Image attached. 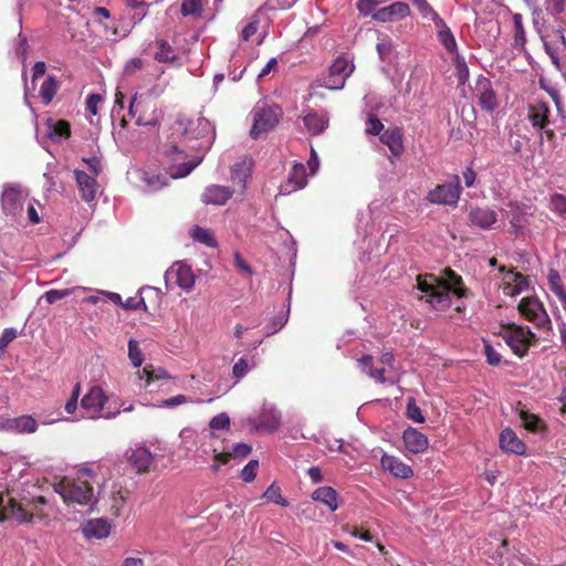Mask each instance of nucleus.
Listing matches in <instances>:
<instances>
[{
  "label": "nucleus",
  "mask_w": 566,
  "mask_h": 566,
  "mask_svg": "<svg viewBox=\"0 0 566 566\" xmlns=\"http://www.w3.org/2000/svg\"><path fill=\"white\" fill-rule=\"evenodd\" d=\"M307 182L306 169L303 164H294L287 179L281 186L282 193H291L305 187Z\"/></svg>",
  "instance_id": "obj_16"
},
{
  "label": "nucleus",
  "mask_w": 566,
  "mask_h": 566,
  "mask_svg": "<svg viewBox=\"0 0 566 566\" xmlns=\"http://www.w3.org/2000/svg\"><path fill=\"white\" fill-rule=\"evenodd\" d=\"M392 49V42L387 35L382 36L380 41L377 43V52L382 60L387 59L390 55Z\"/></svg>",
  "instance_id": "obj_57"
},
{
  "label": "nucleus",
  "mask_w": 566,
  "mask_h": 566,
  "mask_svg": "<svg viewBox=\"0 0 566 566\" xmlns=\"http://www.w3.org/2000/svg\"><path fill=\"white\" fill-rule=\"evenodd\" d=\"M127 459L137 473L148 472L154 460L153 454L145 447L132 449L127 453Z\"/></svg>",
  "instance_id": "obj_18"
},
{
  "label": "nucleus",
  "mask_w": 566,
  "mask_h": 566,
  "mask_svg": "<svg viewBox=\"0 0 566 566\" xmlns=\"http://www.w3.org/2000/svg\"><path fill=\"white\" fill-rule=\"evenodd\" d=\"M187 402H192V400L185 395H177L175 397L163 400L160 407L174 408Z\"/></svg>",
  "instance_id": "obj_63"
},
{
  "label": "nucleus",
  "mask_w": 566,
  "mask_h": 566,
  "mask_svg": "<svg viewBox=\"0 0 566 566\" xmlns=\"http://www.w3.org/2000/svg\"><path fill=\"white\" fill-rule=\"evenodd\" d=\"M263 497L270 502L282 506H289V501L282 496L281 489L275 483H272L263 493Z\"/></svg>",
  "instance_id": "obj_44"
},
{
  "label": "nucleus",
  "mask_w": 566,
  "mask_h": 566,
  "mask_svg": "<svg viewBox=\"0 0 566 566\" xmlns=\"http://www.w3.org/2000/svg\"><path fill=\"white\" fill-rule=\"evenodd\" d=\"M84 533L87 537H94L97 539L106 538L109 535L111 525L106 520L95 518L91 520L84 526Z\"/></svg>",
  "instance_id": "obj_27"
},
{
  "label": "nucleus",
  "mask_w": 566,
  "mask_h": 566,
  "mask_svg": "<svg viewBox=\"0 0 566 566\" xmlns=\"http://www.w3.org/2000/svg\"><path fill=\"white\" fill-rule=\"evenodd\" d=\"M7 520H14L19 523H30L32 521V513H29L22 503H19L11 496H7L4 500L0 495V522Z\"/></svg>",
  "instance_id": "obj_10"
},
{
  "label": "nucleus",
  "mask_w": 566,
  "mask_h": 566,
  "mask_svg": "<svg viewBox=\"0 0 566 566\" xmlns=\"http://www.w3.org/2000/svg\"><path fill=\"white\" fill-rule=\"evenodd\" d=\"M444 274L446 277L443 282H441L442 286L449 292H453L458 297L465 296L467 290L463 287L462 277L451 269H446Z\"/></svg>",
  "instance_id": "obj_29"
},
{
  "label": "nucleus",
  "mask_w": 566,
  "mask_h": 566,
  "mask_svg": "<svg viewBox=\"0 0 566 566\" xmlns=\"http://www.w3.org/2000/svg\"><path fill=\"white\" fill-rule=\"evenodd\" d=\"M303 123L307 132L311 135L316 136L322 134L328 127L329 119L326 115L318 114L316 112H308L303 117Z\"/></svg>",
  "instance_id": "obj_24"
},
{
  "label": "nucleus",
  "mask_w": 566,
  "mask_h": 566,
  "mask_svg": "<svg viewBox=\"0 0 566 566\" xmlns=\"http://www.w3.org/2000/svg\"><path fill=\"white\" fill-rule=\"evenodd\" d=\"M208 128L206 120L178 118L171 126V134L164 145V157L171 178L188 176L200 163L201 158H189L187 149H201L205 145L199 139L201 132Z\"/></svg>",
  "instance_id": "obj_1"
},
{
  "label": "nucleus",
  "mask_w": 566,
  "mask_h": 566,
  "mask_svg": "<svg viewBox=\"0 0 566 566\" xmlns=\"http://www.w3.org/2000/svg\"><path fill=\"white\" fill-rule=\"evenodd\" d=\"M233 195V191L226 186L211 185L201 195V201L206 205H224Z\"/></svg>",
  "instance_id": "obj_19"
},
{
  "label": "nucleus",
  "mask_w": 566,
  "mask_h": 566,
  "mask_svg": "<svg viewBox=\"0 0 566 566\" xmlns=\"http://www.w3.org/2000/svg\"><path fill=\"white\" fill-rule=\"evenodd\" d=\"M412 4L418 9V11L426 19H432L433 14L438 12L427 2V0H411Z\"/></svg>",
  "instance_id": "obj_56"
},
{
  "label": "nucleus",
  "mask_w": 566,
  "mask_h": 566,
  "mask_svg": "<svg viewBox=\"0 0 566 566\" xmlns=\"http://www.w3.org/2000/svg\"><path fill=\"white\" fill-rule=\"evenodd\" d=\"M549 115L551 108L546 102H536L528 105L527 119L532 124L533 128L537 130H543L549 125Z\"/></svg>",
  "instance_id": "obj_13"
},
{
  "label": "nucleus",
  "mask_w": 566,
  "mask_h": 566,
  "mask_svg": "<svg viewBox=\"0 0 566 566\" xmlns=\"http://www.w3.org/2000/svg\"><path fill=\"white\" fill-rule=\"evenodd\" d=\"M94 478L92 469H82L76 479L63 478L54 485V490L67 504L90 505L96 502L91 483Z\"/></svg>",
  "instance_id": "obj_2"
},
{
  "label": "nucleus",
  "mask_w": 566,
  "mask_h": 566,
  "mask_svg": "<svg viewBox=\"0 0 566 566\" xmlns=\"http://www.w3.org/2000/svg\"><path fill=\"white\" fill-rule=\"evenodd\" d=\"M107 401L103 389L98 386L92 387L82 398L81 407L85 410L86 417L95 418L102 416V410Z\"/></svg>",
  "instance_id": "obj_12"
},
{
  "label": "nucleus",
  "mask_w": 566,
  "mask_h": 566,
  "mask_svg": "<svg viewBox=\"0 0 566 566\" xmlns=\"http://www.w3.org/2000/svg\"><path fill=\"white\" fill-rule=\"evenodd\" d=\"M59 88V82L55 76L49 75L40 87V96L45 105H49L54 98Z\"/></svg>",
  "instance_id": "obj_38"
},
{
  "label": "nucleus",
  "mask_w": 566,
  "mask_h": 566,
  "mask_svg": "<svg viewBox=\"0 0 566 566\" xmlns=\"http://www.w3.org/2000/svg\"><path fill=\"white\" fill-rule=\"evenodd\" d=\"M74 175L82 199L87 202L94 200L98 187L95 177L82 170H75Z\"/></svg>",
  "instance_id": "obj_22"
},
{
  "label": "nucleus",
  "mask_w": 566,
  "mask_h": 566,
  "mask_svg": "<svg viewBox=\"0 0 566 566\" xmlns=\"http://www.w3.org/2000/svg\"><path fill=\"white\" fill-rule=\"evenodd\" d=\"M137 113L136 124L138 126H155L161 118V112L157 109L155 102L150 99L138 101L137 95H135L129 104V115L135 116Z\"/></svg>",
  "instance_id": "obj_7"
},
{
  "label": "nucleus",
  "mask_w": 566,
  "mask_h": 566,
  "mask_svg": "<svg viewBox=\"0 0 566 566\" xmlns=\"http://www.w3.org/2000/svg\"><path fill=\"white\" fill-rule=\"evenodd\" d=\"M510 13L514 23V36L512 46L518 52H524L526 45V32L524 29L522 14L512 13L511 11Z\"/></svg>",
  "instance_id": "obj_30"
},
{
  "label": "nucleus",
  "mask_w": 566,
  "mask_h": 566,
  "mask_svg": "<svg viewBox=\"0 0 566 566\" xmlns=\"http://www.w3.org/2000/svg\"><path fill=\"white\" fill-rule=\"evenodd\" d=\"M500 335L518 357H524L527 354L532 340L535 339V335L528 327H523L514 323L503 324Z\"/></svg>",
  "instance_id": "obj_4"
},
{
  "label": "nucleus",
  "mask_w": 566,
  "mask_h": 566,
  "mask_svg": "<svg viewBox=\"0 0 566 566\" xmlns=\"http://www.w3.org/2000/svg\"><path fill=\"white\" fill-rule=\"evenodd\" d=\"M250 369L249 361L245 357H241L232 368V375L237 379L244 377Z\"/></svg>",
  "instance_id": "obj_58"
},
{
  "label": "nucleus",
  "mask_w": 566,
  "mask_h": 566,
  "mask_svg": "<svg viewBox=\"0 0 566 566\" xmlns=\"http://www.w3.org/2000/svg\"><path fill=\"white\" fill-rule=\"evenodd\" d=\"M403 134L399 127L388 128L380 135V142L386 145L394 157H399L403 151Z\"/></svg>",
  "instance_id": "obj_23"
},
{
  "label": "nucleus",
  "mask_w": 566,
  "mask_h": 566,
  "mask_svg": "<svg viewBox=\"0 0 566 566\" xmlns=\"http://www.w3.org/2000/svg\"><path fill=\"white\" fill-rule=\"evenodd\" d=\"M36 420L28 415L10 419V431L15 433H34L38 430Z\"/></svg>",
  "instance_id": "obj_28"
},
{
  "label": "nucleus",
  "mask_w": 566,
  "mask_h": 566,
  "mask_svg": "<svg viewBox=\"0 0 566 566\" xmlns=\"http://www.w3.org/2000/svg\"><path fill=\"white\" fill-rule=\"evenodd\" d=\"M520 418L523 421L524 428L531 432L543 431L546 429L545 423L538 416L531 413L525 409L520 410Z\"/></svg>",
  "instance_id": "obj_35"
},
{
  "label": "nucleus",
  "mask_w": 566,
  "mask_h": 566,
  "mask_svg": "<svg viewBox=\"0 0 566 566\" xmlns=\"http://www.w3.org/2000/svg\"><path fill=\"white\" fill-rule=\"evenodd\" d=\"M211 430L228 429L230 427V418L226 412L214 416L209 423Z\"/></svg>",
  "instance_id": "obj_54"
},
{
  "label": "nucleus",
  "mask_w": 566,
  "mask_h": 566,
  "mask_svg": "<svg viewBox=\"0 0 566 566\" xmlns=\"http://www.w3.org/2000/svg\"><path fill=\"white\" fill-rule=\"evenodd\" d=\"M500 448L504 452H511L517 455L525 454L526 451L525 443L516 436V433L511 428H505L500 433Z\"/></svg>",
  "instance_id": "obj_21"
},
{
  "label": "nucleus",
  "mask_w": 566,
  "mask_h": 566,
  "mask_svg": "<svg viewBox=\"0 0 566 566\" xmlns=\"http://www.w3.org/2000/svg\"><path fill=\"white\" fill-rule=\"evenodd\" d=\"M259 468L258 460H250L244 468L241 470V479L244 482H252L256 476V471Z\"/></svg>",
  "instance_id": "obj_52"
},
{
  "label": "nucleus",
  "mask_w": 566,
  "mask_h": 566,
  "mask_svg": "<svg viewBox=\"0 0 566 566\" xmlns=\"http://www.w3.org/2000/svg\"><path fill=\"white\" fill-rule=\"evenodd\" d=\"M509 274L510 279H512L514 283V286H512L511 283H509V285L504 287V292L506 294L520 293L526 285V277L523 274L514 271H510Z\"/></svg>",
  "instance_id": "obj_47"
},
{
  "label": "nucleus",
  "mask_w": 566,
  "mask_h": 566,
  "mask_svg": "<svg viewBox=\"0 0 566 566\" xmlns=\"http://www.w3.org/2000/svg\"><path fill=\"white\" fill-rule=\"evenodd\" d=\"M473 98L478 105L488 113H493L497 106V96L489 77L479 75L472 88Z\"/></svg>",
  "instance_id": "obj_8"
},
{
  "label": "nucleus",
  "mask_w": 566,
  "mask_h": 566,
  "mask_svg": "<svg viewBox=\"0 0 566 566\" xmlns=\"http://www.w3.org/2000/svg\"><path fill=\"white\" fill-rule=\"evenodd\" d=\"M250 177V164H248L245 160L237 163L231 167V179L233 182H237L242 190L245 189Z\"/></svg>",
  "instance_id": "obj_31"
},
{
  "label": "nucleus",
  "mask_w": 566,
  "mask_h": 566,
  "mask_svg": "<svg viewBox=\"0 0 566 566\" xmlns=\"http://www.w3.org/2000/svg\"><path fill=\"white\" fill-rule=\"evenodd\" d=\"M484 354L490 365L497 366L501 363V355L490 345H484Z\"/></svg>",
  "instance_id": "obj_64"
},
{
  "label": "nucleus",
  "mask_w": 566,
  "mask_h": 566,
  "mask_svg": "<svg viewBox=\"0 0 566 566\" xmlns=\"http://www.w3.org/2000/svg\"><path fill=\"white\" fill-rule=\"evenodd\" d=\"M547 284L549 291L560 300L564 295H566V289L563 283L562 276L556 269H549L547 274Z\"/></svg>",
  "instance_id": "obj_34"
},
{
  "label": "nucleus",
  "mask_w": 566,
  "mask_h": 566,
  "mask_svg": "<svg viewBox=\"0 0 566 566\" xmlns=\"http://www.w3.org/2000/svg\"><path fill=\"white\" fill-rule=\"evenodd\" d=\"M195 275L192 270L187 265H179L176 271V282L177 284L186 291H189L195 285Z\"/></svg>",
  "instance_id": "obj_37"
},
{
  "label": "nucleus",
  "mask_w": 566,
  "mask_h": 566,
  "mask_svg": "<svg viewBox=\"0 0 566 566\" xmlns=\"http://www.w3.org/2000/svg\"><path fill=\"white\" fill-rule=\"evenodd\" d=\"M354 70V63L345 55H339L333 61L328 74L319 85L328 90H342Z\"/></svg>",
  "instance_id": "obj_5"
},
{
  "label": "nucleus",
  "mask_w": 566,
  "mask_h": 566,
  "mask_svg": "<svg viewBox=\"0 0 566 566\" xmlns=\"http://www.w3.org/2000/svg\"><path fill=\"white\" fill-rule=\"evenodd\" d=\"M402 439L406 449L413 454L422 453L429 447L427 436L412 427H409L403 431Z\"/></svg>",
  "instance_id": "obj_17"
},
{
  "label": "nucleus",
  "mask_w": 566,
  "mask_h": 566,
  "mask_svg": "<svg viewBox=\"0 0 566 566\" xmlns=\"http://www.w3.org/2000/svg\"><path fill=\"white\" fill-rule=\"evenodd\" d=\"M382 129L384 124L380 122V119L375 114L369 113L366 120V134L376 136L379 135Z\"/></svg>",
  "instance_id": "obj_51"
},
{
  "label": "nucleus",
  "mask_w": 566,
  "mask_h": 566,
  "mask_svg": "<svg viewBox=\"0 0 566 566\" xmlns=\"http://www.w3.org/2000/svg\"><path fill=\"white\" fill-rule=\"evenodd\" d=\"M190 235L195 241L205 244L206 247H218V241L211 229L193 226L192 229L190 230Z\"/></svg>",
  "instance_id": "obj_32"
},
{
  "label": "nucleus",
  "mask_w": 566,
  "mask_h": 566,
  "mask_svg": "<svg viewBox=\"0 0 566 566\" xmlns=\"http://www.w3.org/2000/svg\"><path fill=\"white\" fill-rule=\"evenodd\" d=\"M260 21L255 17L243 28L241 36L243 41H249L259 31Z\"/></svg>",
  "instance_id": "obj_62"
},
{
  "label": "nucleus",
  "mask_w": 566,
  "mask_h": 566,
  "mask_svg": "<svg viewBox=\"0 0 566 566\" xmlns=\"http://www.w3.org/2000/svg\"><path fill=\"white\" fill-rule=\"evenodd\" d=\"M439 282L432 274L418 275V289L426 294L427 298L438 289Z\"/></svg>",
  "instance_id": "obj_41"
},
{
  "label": "nucleus",
  "mask_w": 566,
  "mask_h": 566,
  "mask_svg": "<svg viewBox=\"0 0 566 566\" xmlns=\"http://www.w3.org/2000/svg\"><path fill=\"white\" fill-rule=\"evenodd\" d=\"M373 357L369 355H365L359 359V363L363 366V370L368 374L370 378H373L376 382L384 384L386 381L385 378V368H375L373 366Z\"/></svg>",
  "instance_id": "obj_36"
},
{
  "label": "nucleus",
  "mask_w": 566,
  "mask_h": 566,
  "mask_svg": "<svg viewBox=\"0 0 566 566\" xmlns=\"http://www.w3.org/2000/svg\"><path fill=\"white\" fill-rule=\"evenodd\" d=\"M427 302L437 310L447 308L451 304L450 292L442 286L441 282H439L438 289L431 293L427 298Z\"/></svg>",
  "instance_id": "obj_33"
},
{
  "label": "nucleus",
  "mask_w": 566,
  "mask_h": 566,
  "mask_svg": "<svg viewBox=\"0 0 566 566\" xmlns=\"http://www.w3.org/2000/svg\"><path fill=\"white\" fill-rule=\"evenodd\" d=\"M180 11L184 17H201L202 0H182Z\"/></svg>",
  "instance_id": "obj_42"
},
{
  "label": "nucleus",
  "mask_w": 566,
  "mask_h": 566,
  "mask_svg": "<svg viewBox=\"0 0 566 566\" xmlns=\"http://www.w3.org/2000/svg\"><path fill=\"white\" fill-rule=\"evenodd\" d=\"M111 501V514L117 517L126 503V492L122 489L113 492Z\"/></svg>",
  "instance_id": "obj_48"
},
{
  "label": "nucleus",
  "mask_w": 566,
  "mask_h": 566,
  "mask_svg": "<svg viewBox=\"0 0 566 566\" xmlns=\"http://www.w3.org/2000/svg\"><path fill=\"white\" fill-rule=\"evenodd\" d=\"M342 528L344 532L350 534L354 537H358L365 542L373 541V536L368 530L361 532L357 526H353L350 524H344Z\"/></svg>",
  "instance_id": "obj_55"
},
{
  "label": "nucleus",
  "mask_w": 566,
  "mask_h": 566,
  "mask_svg": "<svg viewBox=\"0 0 566 566\" xmlns=\"http://www.w3.org/2000/svg\"><path fill=\"white\" fill-rule=\"evenodd\" d=\"M451 61L455 69V75L459 84L464 85L469 80L470 72L463 55L457 52L452 55Z\"/></svg>",
  "instance_id": "obj_39"
},
{
  "label": "nucleus",
  "mask_w": 566,
  "mask_h": 566,
  "mask_svg": "<svg viewBox=\"0 0 566 566\" xmlns=\"http://www.w3.org/2000/svg\"><path fill=\"white\" fill-rule=\"evenodd\" d=\"M213 464L211 465V470L213 472L219 471L220 465L227 464L233 457L231 452H217V450H213Z\"/></svg>",
  "instance_id": "obj_60"
},
{
  "label": "nucleus",
  "mask_w": 566,
  "mask_h": 566,
  "mask_svg": "<svg viewBox=\"0 0 566 566\" xmlns=\"http://www.w3.org/2000/svg\"><path fill=\"white\" fill-rule=\"evenodd\" d=\"M510 210V232L515 235L523 234L525 229L531 223V218L533 217V212L531 208L526 205L513 203L509 205Z\"/></svg>",
  "instance_id": "obj_11"
},
{
  "label": "nucleus",
  "mask_w": 566,
  "mask_h": 566,
  "mask_svg": "<svg viewBox=\"0 0 566 566\" xmlns=\"http://www.w3.org/2000/svg\"><path fill=\"white\" fill-rule=\"evenodd\" d=\"M312 499L325 504L332 512L338 509V494L332 486H321L316 489Z\"/></svg>",
  "instance_id": "obj_26"
},
{
  "label": "nucleus",
  "mask_w": 566,
  "mask_h": 566,
  "mask_svg": "<svg viewBox=\"0 0 566 566\" xmlns=\"http://www.w3.org/2000/svg\"><path fill=\"white\" fill-rule=\"evenodd\" d=\"M71 293H72V290H70V289L50 290V291L45 292L44 297L49 304H53V303L69 296Z\"/></svg>",
  "instance_id": "obj_59"
},
{
  "label": "nucleus",
  "mask_w": 566,
  "mask_h": 566,
  "mask_svg": "<svg viewBox=\"0 0 566 566\" xmlns=\"http://www.w3.org/2000/svg\"><path fill=\"white\" fill-rule=\"evenodd\" d=\"M128 357L135 367H140L143 364V353L139 348V344L135 339L128 342Z\"/></svg>",
  "instance_id": "obj_50"
},
{
  "label": "nucleus",
  "mask_w": 566,
  "mask_h": 566,
  "mask_svg": "<svg viewBox=\"0 0 566 566\" xmlns=\"http://www.w3.org/2000/svg\"><path fill=\"white\" fill-rule=\"evenodd\" d=\"M461 187L458 176H454L452 182L438 185L434 189L429 191L427 199L436 205H457L460 198Z\"/></svg>",
  "instance_id": "obj_9"
},
{
  "label": "nucleus",
  "mask_w": 566,
  "mask_h": 566,
  "mask_svg": "<svg viewBox=\"0 0 566 566\" xmlns=\"http://www.w3.org/2000/svg\"><path fill=\"white\" fill-rule=\"evenodd\" d=\"M549 207L560 217H566V196L555 192L549 197Z\"/></svg>",
  "instance_id": "obj_49"
},
{
  "label": "nucleus",
  "mask_w": 566,
  "mask_h": 566,
  "mask_svg": "<svg viewBox=\"0 0 566 566\" xmlns=\"http://www.w3.org/2000/svg\"><path fill=\"white\" fill-rule=\"evenodd\" d=\"M139 378L142 379L144 376L146 377V386L149 385L153 380L169 378V375L163 369H154L151 365H147L143 368L142 371L137 373Z\"/></svg>",
  "instance_id": "obj_45"
},
{
  "label": "nucleus",
  "mask_w": 566,
  "mask_h": 566,
  "mask_svg": "<svg viewBox=\"0 0 566 566\" xmlns=\"http://www.w3.org/2000/svg\"><path fill=\"white\" fill-rule=\"evenodd\" d=\"M252 126L250 136L259 139L273 130L282 117V109L277 105L256 104L251 111Z\"/></svg>",
  "instance_id": "obj_3"
},
{
  "label": "nucleus",
  "mask_w": 566,
  "mask_h": 566,
  "mask_svg": "<svg viewBox=\"0 0 566 566\" xmlns=\"http://www.w3.org/2000/svg\"><path fill=\"white\" fill-rule=\"evenodd\" d=\"M158 51L155 53V60L160 63L172 62L176 60V55L174 53L170 44L165 40L157 41Z\"/></svg>",
  "instance_id": "obj_40"
},
{
  "label": "nucleus",
  "mask_w": 566,
  "mask_h": 566,
  "mask_svg": "<svg viewBox=\"0 0 566 566\" xmlns=\"http://www.w3.org/2000/svg\"><path fill=\"white\" fill-rule=\"evenodd\" d=\"M80 394H81V386H80V384H76L73 388L70 399L66 401L65 407H64V409L67 413L72 415L76 410Z\"/></svg>",
  "instance_id": "obj_61"
},
{
  "label": "nucleus",
  "mask_w": 566,
  "mask_h": 566,
  "mask_svg": "<svg viewBox=\"0 0 566 566\" xmlns=\"http://www.w3.org/2000/svg\"><path fill=\"white\" fill-rule=\"evenodd\" d=\"M380 463L385 471L390 472L396 478L408 479L413 475L411 467L394 455L384 454Z\"/></svg>",
  "instance_id": "obj_20"
},
{
  "label": "nucleus",
  "mask_w": 566,
  "mask_h": 566,
  "mask_svg": "<svg viewBox=\"0 0 566 566\" xmlns=\"http://www.w3.org/2000/svg\"><path fill=\"white\" fill-rule=\"evenodd\" d=\"M407 417L417 423H423L424 417L421 409L417 406L415 399H409L407 403Z\"/></svg>",
  "instance_id": "obj_53"
},
{
  "label": "nucleus",
  "mask_w": 566,
  "mask_h": 566,
  "mask_svg": "<svg viewBox=\"0 0 566 566\" xmlns=\"http://www.w3.org/2000/svg\"><path fill=\"white\" fill-rule=\"evenodd\" d=\"M48 136L52 140L67 139L71 136V125L66 119L48 118Z\"/></svg>",
  "instance_id": "obj_25"
},
{
  "label": "nucleus",
  "mask_w": 566,
  "mask_h": 566,
  "mask_svg": "<svg viewBox=\"0 0 566 566\" xmlns=\"http://www.w3.org/2000/svg\"><path fill=\"white\" fill-rule=\"evenodd\" d=\"M2 209L6 214L15 217L23 209L22 193L19 188L8 186L1 197Z\"/></svg>",
  "instance_id": "obj_14"
},
{
  "label": "nucleus",
  "mask_w": 566,
  "mask_h": 566,
  "mask_svg": "<svg viewBox=\"0 0 566 566\" xmlns=\"http://www.w3.org/2000/svg\"><path fill=\"white\" fill-rule=\"evenodd\" d=\"M387 10L392 21L403 19L410 14L409 6L400 1L387 6Z\"/></svg>",
  "instance_id": "obj_46"
},
{
  "label": "nucleus",
  "mask_w": 566,
  "mask_h": 566,
  "mask_svg": "<svg viewBox=\"0 0 566 566\" xmlns=\"http://www.w3.org/2000/svg\"><path fill=\"white\" fill-rule=\"evenodd\" d=\"M518 312L537 328L548 331L552 322L542 302L535 297H524L518 303Z\"/></svg>",
  "instance_id": "obj_6"
},
{
  "label": "nucleus",
  "mask_w": 566,
  "mask_h": 566,
  "mask_svg": "<svg viewBox=\"0 0 566 566\" xmlns=\"http://www.w3.org/2000/svg\"><path fill=\"white\" fill-rule=\"evenodd\" d=\"M469 221L472 226L489 230L497 221V214L494 210L484 207H472L469 211Z\"/></svg>",
  "instance_id": "obj_15"
},
{
  "label": "nucleus",
  "mask_w": 566,
  "mask_h": 566,
  "mask_svg": "<svg viewBox=\"0 0 566 566\" xmlns=\"http://www.w3.org/2000/svg\"><path fill=\"white\" fill-rule=\"evenodd\" d=\"M437 38L448 53L453 55L458 52V44L451 31H439Z\"/></svg>",
  "instance_id": "obj_43"
}]
</instances>
